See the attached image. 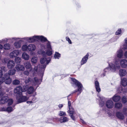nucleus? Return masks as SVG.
<instances>
[{"label":"nucleus","mask_w":127,"mask_h":127,"mask_svg":"<svg viewBox=\"0 0 127 127\" xmlns=\"http://www.w3.org/2000/svg\"><path fill=\"white\" fill-rule=\"evenodd\" d=\"M125 59H114V63H109L110 69L112 71L115 72L117 69H119L120 68V65L123 68H126L127 67V53L126 52L124 54Z\"/></svg>","instance_id":"nucleus-1"},{"label":"nucleus","mask_w":127,"mask_h":127,"mask_svg":"<svg viewBox=\"0 0 127 127\" xmlns=\"http://www.w3.org/2000/svg\"><path fill=\"white\" fill-rule=\"evenodd\" d=\"M41 81L36 77L33 78L32 77H31L26 78L24 81V82L27 85L32 84L33 86H36V89L40 84Z\"/></svg>","instance_id":"nucleus-2"},{"label":"nucleus","mask_w":127,"mask_h":127,"mask_svg":"<svg viewBox=\"0 0 127 127\" xmlns=\"http://www.w3.org/2000/svg\"><path fill=\"white\" fill-rule=\"evenodd\" d=\"M71 79L72 83L77 86V88L76 90L72 92L71 94L77 92V94L78 95H80L82 91L83 86L82 84L74 78H72Z\"/></svg>","instance_id":"nucleus-3"},{"label":"nucleus","mask_w":127,"mask_h":127,"mask_svg":"<svg viewBox=\"0 0 127 127\" xmlns=\"http://www.w3.org/2000/svg\"><path fill=\"white\" fill-rule=\"evenodd\" d=\"M46 66V65L45 64H42L41 65L39 64L37 66L35 65L32 71L33 74H34L37 73L39 71H44Z\"/></svg>","instance_id":"nucleus-4"},{"label":"nucleus","mask_w":127,"mask_h":127,"mask_svg":"<svg viewBox=\"0 0 127 127\" xmlns=\"http://www.w3.org/2000/svg\"><path fill=\"white\" fill-rule=\"evenodd\" d=\"M23 39L26 40L29 43H33L36 40H38V35H35L29 37H24Z\"/></svg>","instance_id":"nucleus-5"},{"label":"nucleus","mask_w":127,"mask_h":127,"mask_svg":"<svg viewBox=\"0 0 127 127\" xmlns=\"http://www.w3.org/2000/svg\"><path fill=\"white\" fill-rule=\"evenodd\" d=\"M3 78L4 79V82L6 84H9L12 81V79L10 78L8 73H6L3 75Z\"/></svg>","instance_id":"nucleus-6"},{"label":"nucleus","mask_w":127,"mask_h":127,"mask_svg":"<svg viewBox=\"0 0 127 127\" xmlns=\"http://www.w3.org/2000/svg\"><path fill=\"white\" fill-rule=\"evenodd\" d=\"M41 49H39L38 51V54L39 55H41L43 57H45L46 55V53L43 50L45 49V47L44 44H42L41 45Z\"/></svg>","instance_id":"nucleus-7"},{"label":"nucleus","mask_w":127,"mask_h":127,"mask_svg":"<svg viewBox=\"0 0 127 127\" xmlns=\"http://www.w3.org/2000/svg\"><path fill=\"white\" fill-rule=\"evenodd\" d=\"M17 97L16 98L18 103L25 102L28 99V98L25 96H24L22 95V94L21 95H20V96Z\"/></svg>","instance_id":"nucleus-8"},{"label":"nucleus","mask_w":127,"mask_h":127,"mask_svg":"<svg viewBox=\"0 0 127 127\" xmlns=\"http://www.w3.org/2000/svg\"><path fill=\"white\" fill-rule=\"evenodd\" d=\"M20 53L19 50H15L12 51L9 54V57L11 58H14L18 55Z\"/></svg>","instance_id":"nucleus-9"},{"label":"nucleus","mask_w":127,"mask_h":127,"mask_svg":"<svg viewBox=\"0 0 127 127\" xmlns=\"http://www.w3.org/2000/svg\"><path fill=\"white\" fill-rule=\"evenodd\" d=\"M22 87L20 86L17 87L14 89V92L15 93L17 94L16 97L22 95Z\"/></svg>","instance_id":"nucleus-10"},{"label":"nucleus","mask_w":127,"mask_h":127,"mask_svg":"<svg viewBox=\"0 0 127 127\" xmlns=\"http://www.w3.org/2000/svg\"><path fill=\"white\" fill-rule=\"evenodd\" d=\"M89 54L87 53V54L82 58L80 62L81 65H82L86 64L87 62L88 59Z\"/></svg>","instance_id":"nucleus-11"},{"label":"nucleus","mask_w":127,"mask_h":127,"mask_svg":"<svg viewBox=\"0 0 127 127\" xmlns=\"http://www.w3.org/2000/svg\"><path fill=\"white\" fill-rule=\"evenodd\" d=\"M116 54L117 57L120 59L123 58L124 54L123 51L121 49H119L117 51Z\"/></svg>","instance_id":"nucleus-12"},{"label":"nucleus","mask_w":127,"mask_h":127,"mask_svg":"<svg viewBox=\"0 0 127 127\" xmlns=\"http://www.w3.org/2000/svg\"><path fill=\"white\" fill-rule=\"evenodd\" d=\"M106 107L108 108H111L114 106L113 102L111 100H108L106 103Z\"/></svg>","instance_id":"nucleus-13"},{"label":"nucleus","mask_w":127,"mask_h":127,"mask_svg":"<svg viewBox=\"0 0 127 127\" xmlns=\"http://www.w3.org/2000/svg\"><path fill=\"white\" fill-rule=\"evenodd\" d=\"M15 65V63L14 61L10 60L7 63V66L8 69L13 68Z\"/></svg>","instance_id":"nucleus-14"},{"label":"nucleus","mask_w":127,"mask_h":127,"mask_svg":"<svg viewBox=\"0 0 127 127\" xmlns=\"http://www.w3.org/2000/svg\"><path fill=\"white\" fill-rule=\"evenodd\" d=\"M23 38H21L18 41L15 42L14 43V47L16 48H20L21 46V43L22 42H23V40L24 39H23Z\"/></svg>","instance_id":"nucleus-15"},{"label":"nucleus","mask_w":127,"mask_h":127,"mask_svg":"<svg viewBox=\"0 0 127 127\" xmlns=\"http://www.w3.org/2000/svg\"><path fill=\"white\" fill-rule=\"evenodd\" d=\"M95 85L96 91L98 92H99L101 91L99 83L96 79H95Z\"/></svg>","instance_id":"nucleus-16"},{"label":"nucleus","mask_w":127,"mask_h":127,"mask_svg":"<svg viewBox=\"0 0 127 127\" xmlns=\"http://www.w3.org/2000/svg\"><path fill=\"white\" fill-rule=\"evenodd\" d=\"M28 51H33L35 50L36 48V46L33 44H31L28 45Z\"/></svg>","instance_id":"nucleus-17"},{"label":"nucleus","mask_w":127,"mask_h":127,"mask_svg":"<svg viewBox=\"0 0 127 127\" xmlns=\"http://www.w3.org/2000/svg\"><path fill=\"white\" fill-rule=\"evenodd\" d=\"M15 67L18 71H23L25 69L24 66L21 64H18Z\"/></svg>","instance_id":"nucleus-18"},{"label":"nucleus","mask_w":127,"mask_h":127,"mask_svg":"<svg viewBox=\"0 0 127 127\" xmlns=\"http://www.w3.org/2000/svg\"><path fill=\"white\" fill-rule=\"evenodd\" d=\"M8 97L7 96H4L2 97L0 100V103L4 104L7 102Z\"/></svg>","instance_id":"nucleus-19"},{"label":"nucleus","mask_w":127,"mask_h":127,"mask_svg":"<svg viewBox=\"0 0 127 127\" xmlns=\"http://www.w3.org/2000/svg\"><path fill=\"white\" fill-rule=\"evenodd\" d=\"M122 49L123 50L126 52L127 53V38H126L124 40V42L123 44L122 47Z\"/></svg>","instance_id":"nucleus-20"},{"label":"nucleus","mask_w":127,"mask_h":127,"mask_svg":"<svg viewBox=\"0 0 127 127\" xmlns=\"http://www.w3.org/2000/svg\"><path fill=\"white\" fill-rule=\"evenodd\" d=\"M22 57L25 60L28 61L29 59L30 56L27 53L24 52L22 54Z\"/></svg>","instance_id":"nucleus-21"},{"label":"nucleus","mask_w":127,"mask_h":127,"mask_svg":"<svg viewBox=\"0 0 127 127\" xmlns=\"http://www.w3.org/2000/svg\"><path fill=\"white\" fill-rule=\"evenodd\" d=\"M40 40L42 42H44L46 41H47L48 40L47 38L44 36L41 35H38V40Z\"/></svg>","instance_id":"nucleus-22"},{"label":"nucleus","mask_w":127,"mask_h":127,"mask_svg":"<svg viewBox=\"0 0 127 127\" xmlns=\"http://www.w3.org/2000/svg\"><path fill=\"white\" fill-rule=\"evenodd\" d=\"M111 63H110L109 62L108 64ZM108 65H109V64ZM109 67H107L104 69L103 70V73L101 75V76L102 77H104V76H105V74L106 73H108L109 72L110 70L111 71H112L110 69V68L109 65Z\"/></svg>","instance_id":"nucleus-23"},{"label":"nucleus","mask_w":127,"mask_h":127,"mask_svg":"<svg viewBox=\"0 0 127 127\" xmlns=\"http://www.w3.org/2000/svg\"><path fill=\"white\" fill-rule=\"evenodd\" d=\"M50 61V59H49L48 60H47L46 58H43L40 60V62L41 64H44L45 62L47 64H48Z\"/></svg>","instance_id":"nucleus-24"},{"label":"nucleus","mask_w":127,"mask_h":127,"mask_svg":"<svg viewBox=\"0 0 127 127\" xmlns=\"http://www.w3.org/2000/svg\"><path fill=\"white\" fill-rule=\"evenodd\" d=\"M24 65L26 68L27 69H29L32 68V65L30 62L26 61L24 63Z\"/></svg>","instance_id":"nucleus-25"},{"label":"nucleus","mask_w":127,"mask_h":127,"mask_svg":"<svg viewBox=\"0 0 127 127\" xmlns=\"http://www.w3.org/2000/svg\"><path fill=\"white\" fill-rule=\"evenodd\" d=\"M119 74L121 77H123L125 76L127 72L124 69H121L120 70Z\"/></svg>","instance_id":"nucleus-26"},{"label":"nucleus","mask_w":127,"mask_h":127,"mask_svg":"<svg viewBox=\"0 0 127 127\" xmlns=\"http://www.w3.org/2000/svg\"><path fill=\"white\" fill-rule=\"evenodd\" d=\"M117 117L121 120H123L124 118V115L121 113L119 112H117L116 114Z\"/></svg>","instance_id":"nucleus-27"},{"label":"nucleus","mask_w":127,"mask_h":127,"mask_svg":"<svg viewBox=\"0 0 127 127\" xmlns=\"http://www.w3.org/2000/svg\"><path fill=\"white\" fill-rule=\"evenodd\" d=\"M121 97L119 95H115L112 98L114 102H118L121 99Z\"/></svg>","instance_id":"nucleus-28"},{"label":"nucleus","mask_w":127,"mask_h":127,"mask_svg":"<svg viewBox=\"0 0 127 127\" xmlns=\"http://www.w3.org/2000/svg\"><path fill=\"white\" fill-rule=\"evenodd\" d=\"M8 41H9L10 43H12L14 42L15 41L17 40L18 39H20L19 38L15 37L9 38H7Z\"/></svg>","instance_id":"nucleus-29"},{"label":"nucleus","mask_w":127,"mask_h":127,"mask_svg":"<svg viewBox=\"0 0 127 127\" xmlns=\"http://www.w3.org/2000/svg\"><path fill=\"white\" fill-rule=\"evenodd\" d=\"M35 91V90L33 87L31 86L29 87L27 90V92L29 94H32Z\"/></svg>","instance_id":"nucleus-30"},{"label":"nucleus","mask_w":127,"mask_h":127,"mask_svg":"<svg viewBox=\"0 0 127 127\" xmlns=\"http://www.w3.org/2000/svg\"><path fill=\"white\" fill-rule=\"evenodd\" d=\"M122 84L124 87L126 86L127 85V79L126 78L121 79Z\"/></svg>","instance_id":"nucleus-31"},{"label":"nucleus","mask_w":127,"mask_h":127,"mask_svg":"<svg viewBox=\"0 0 127 127\" xmlns=\"http://www.w3.org/2000/svg\"><path fill=\"white\" fill-rule=\"evenodd\" d=\"M122 104L119 102H117L115 103L114 106L115 108L118 109H121L122 107Z\"/></svg>","instance_id":"nucleus-32"},{"label":"nucleus","mask_w":127,"mask_h":127,"mask_svg":"<svg viewBox=\"0 0 127 127\" xmlns=\"http://www.w3.org/2000/svg\"><path fill=\"white\" fill-rule=\"evenodd\" d=\"M68 120V119L65 117H61L60 120V121L61 123L65 122H67Z\"/></svg>","instance_id":"nucleus-33"},{"label":"nucleus","mask_w":127,"mask_h":127,"mask_svg":"<svg viewBox=\"0 0 127 127\" xmlns=\"http://www.w3.org/2000/svg\"><path fill=\"white\" fill-rule=\"evenodd\" d=\"M16 72V70L15 69H11L8 71V75H12L15 74Z\"/></svg>","instance_id":"nucleus-34"},{"label":"nucleus","mask_w":127,"mask_h":127,"mask_svg":"<svg viewBox=\"0 0 127 127\" xmlns=\"http://www.w3.org/2000/svg\"><path fill=\"white\" fill-rule=\"evenodd\" d=\"M3 48L5 50H8L10 48V45L9 43H6L3 45Z\"/></svg>","instance_id":"nucleus-35"},{"label":"nucleus","mask_w":127,"mask_h":127,"mask_svg":"<svg viewBox=\"0 0 127 127\" xmlns=\"http://www.w3.org/2000/svg\"><path fill=\"white\" fill-rule=\"evenodd\" d=\"M22 49L24 51H27V50H28V45L26 44L23 45L22 47Z\"/></svg>","instance_id":"nucleus-36"},{"label":"nucleus","mask_w":127,"mask_h":127,"mask_svg":"<svg viewBox=\"0 0 127 127\" xmlns=\"http://www.w3.org/2000/svg\"><path fill=\"white\" fill-rule=\"evenodd\" d=\"M69 110L67 112L69 114H74V110L73 108L71 107L69 108Z\"/></svg>","instance_id":"nucleus-37"},{"label":"nucleus","mask_w":127,"mask_h":127,"mask_svg":"<svg viewBox=\"0 0 127 127\" xmlns=\"http://www.w3.org/2000/svg\"><path fill=\"white\" fill-rule=\"evenodd\" d=\"M29 87L27 85H24L23 86V88H22V92H25L28 90Z\"/></svg>","instance_id":"nucleus-38"},{"label":"nucleus","mask_w":127,"mask_h":127,"mask_svg":"<svg viewBox=\"0 0 127 127\" xmlns=\"http://www.w3.org/2000/svg\"><path fill=\"white\" fill-rule=\"evenodd\" d=\"M47 49H52V47L51 46V43L49 41H47L46 44Z\"/></svg>","instance_id":"nucleus-39"},{"label":"nucleus","mask_w":127,"mask_h":127,"mask_svg":"<svg viewBox=\"0 0 127 127\" xmlns=\"http://www.w3.org/2000/svg\"><path fill=\"white\" fill-rule=\"evenodd\" d=\"M61 57V54L59 53L56 52L54 55L55 59H59Z\"/></svg>","instance_id":"nucleus-40"},{"label":"nucleus","mask_w":127,"mask_h":127,"mask_svg":"<svg viewBox=\"0 0 127 127\" xmlns=\"http://www.w3.org/2000/svg\"><path fill=\"white\" fill-rule=\"evenodd\" d=\"M52 54V49H47V51L46 52V55L49 56H50Z\"/></svg>","instance_id":"nucleus-41"},{"label":"nucleus","mask_w":127,"mask_h":127,"mask_svg":"<svg viewBox=\"0 0 127 127\" xmlns=\"http://www.w3.org/2000/svg\"><path fill=\"white\" fill-rule=\"evenodd\" d=\"M37 58L35 57H33L31 59V62L32 63H36L37 62Z\"/></svg>","instance_id":"nucleus-42"},{"label":"nucleus","mask_w":127,"mask_h":127,"mask_svg":"<svg viewBox=\"0 0 127 127\" xmlns=\"http://www.w3.org/2000/svg\"><path fill=\"white\" fill-rule=\"evenodd\" d=\"M13 102V101L12 99L11 98L9 99L8 98L7 100V102L8 105H10L12 104Z\"/></svg>","instance_id":"nucleus-43"},{"label":"nucleus","mask_w":127,"mask_h":127,"mask_svg":"<svg viewBox=\"0 0 127 127\" xmlns=\"http://www.w3.org/2000/svg\"><path fill=\"white\" fill-rule=\"evenodd\" d=\"M8 42V39L7 38H5L0 40V43L4 44L5 42Z\"/></svg>","instance_id":"nucleus-44"},{"label":"nucleus","mask_w":127,"mask_h":127,"mask_svg":"<svg viewBox=\"0 0 127 127\" xmlns=\"http://www.w3.org/2000/svg\"><path fill=\"white\" fill-rule=\"evenodd\" d=\"M15 61L17 63H20L21 61V59L20 58L17 57L15 58Z\"/></svg>","instance_id":"nucleus-45"},{"label":"nucleus","mask_w":127,"mask_h":127,"mask_svg":"<svg viewBox=\"0 0 127 127\" xmlns=\"http://www.w3.org/2000/svg\"><path fill=\"white\" fill-rule=\"evenodd\" d=\"M20 83V81L17 79L14 80L12 82L13 84L14 85H18Z\"/></svg>","instance_id":"nucleus-46"},{"label":"nucleus","mask_w":127,"mask_h":127,"mask_svg":"<svg viewBox=\"0 0 127 127\" xmlns=\"http://www.w3.org/2000/svg\"><path fill=\"white\" fill-rule=\"evenodd\" d=\"M14 106L13 108H12L11 106H9L7 108V112L8 113L10 112L13 111L14 109H13L14 108Z\"/></svg>","instance_id":"nucleus-47"},{"label":"nucleus","mask_w":127,"mask_h":127,"mask_svg":"<svg viewBox=\"0 0 127 127\" xmlns=\"http://www.w3.org/2000/svg\"><path fill=\"white\" fill-rule=\"evenodd\" d=\"M119 38L118 36H116L115 37H113L110 40V41L111 42H113L116 41Z\"/></svg>","instance_id":"nucleus-48"},{"label":"nucleus","mask_w":127,"mask_h":127,"mask_svg":"<svg viewBox=\"0 0 127 127\" xmlns=\"http://www.w3.org/2000/svg\"><path fill=\"white\" fill-rule=\"evenodd\" d=\"M59 115L60 116H65L66 115V114L64 112L60 111L59 112Z\"/></svg>","instance_id":"nucleus-49"},{"label":"nucleus","mask_w":127,"mask_h":127,"mask_svg":"<svg viewBox=\"0 0 127 127\" xmlns=\"http://www.w3.org/2000/svg\"><path fill=\"white\" fill-rule=\"evenodd\" d=\"M9 60L7 58H4L2 60V62L3 63L7 64V62Z\"/></svg>","instance_id":"nucleus-50"},{"label":"nucleus","mask_w":127,"mask_h":127,"mask_svg":"<svg viewBox=\"0 0 127 127\" xmlns=\"http://www.w3.org/2000/svg\"><path fill=\"white\" fill-rule=\"evenodd\" d=\"M122 32L121 29H119L116 32V35H119Z\"/></svg>","instance_id":"nucleus-51"},{"label":"nucleus","mask_w":127,"mask_h":127,"mask_svg":"<svg viewBox=\"0 0 127 127\" xmlns=\"http://www.w3.org/2000/svg\"><path fill=\"white\" fill-rule=\"evenodd\" d=\"M66 41H68V43L69 44H71L72 43L71 40H70L69 37L68 36H67L66 37Z\"/></svg>","instance_id":"nucleus-52"},{"label":"nucleus","mask_w":127,"mask_h":127,"mask_svg":"<svg viewBox=\"0 0 127 127\" xmlns=\"http://www.w3.org/2000/svg\"><path fill=\"white\" fill-rule=\"evenodd\" d=\"M122 101L123 103H125L127 102L126 97L123 96L122 98Z\"/></svg>","instance_id":"nucleus-53"},{"label":"nucleus","mask_w":127,"mask_h":127,"mask_svg":"<svg viewBox=\"0 0 127 127\" xmlns=\"http://www.w3.org/2000/svg\"><path fill=\"white\" fill-rule=\"evenodd\" d=\"M104 102L103 101H100V103L99 104V106L101 107H102L104 105Z\"/></svg>","instance_id":"nucleus-54"},{"label":"nucleus","mask_w":127,"mask_h":127,"mask_svg":"<svg viewBox=\"0 0 127 127\" xmlns=\"http://www.w3.org/2000/svg\"><path fill=\"white\" fill-rule=\"evenodd\" d=\"M29 72L28 70H26L24 72V74L27 76L29 74Z\"/></svg>","instance_id":"nucleus-55"},{"label":"nucleus","mask_w":127,"mask_h":127,"mask_svg":"<svg viewBox=\"0 0 127 127\" xmlns=\"http://www.w3.org/2000/svg\"><path fill=\"white\" fill-rule=\"evenodd\" d=\"M1 69L4 72H6L7 70V68L5 67H2L1 68Z\"/></svg>","instance_id":"nucleus-56"},{"label":"nucleus","mask_w":127,"mask_h":127,"mask_svg":"<svg viewBox=\"0 0 127 127\" xmlns=\"http://www.w3.org/2000/svg\"><path fill=\"white\" fill-rule=\"evenodd\" d=\"M1 111H7V108L3 107L1 108Z\"/></svg>","instance_id":"nucleus-57"},{"label":"nucleus","mask_w":127,"mask_h":127,"mask_svg":"<svg viewBox=\"0 0 127 127\" xmlns=\"http://www.w3.org/2000/svg\"><path fill=\"white\" fill-rule=\"evenodd\" d=\"M73 114H69L71 118L73 120H75V117L73 115Z\"/></svg>","instance_id":"nucleus-58"},{"label":"nucleus","mask_w":127,"mask_h":127,"mask_svg":"<svg viewBox=\"0 0 127 127\" xmlns=\"http://www.w3.org/2000/svg\"><path fill=\"white\" fill-rule=\"evenodd\" d=\"M68 105L69 108L71 107V102L69 100H68Z\"/></svg>","instance_id":"nucleus-59"},{"label":"nucleus","mask_w":127,"mask_h":127,"mask_svg":"<svg viewBox=\"0 0 127 127\" xmlns=\"http://www.w3.org/2000/svg\"><path fill=\"white\" fill-rule=\"evenodd\" d=\"M98 96H99V97L100 98V99L101 101H102V100H104V97L102 96H99L98 95Z\"/></svg>","instance_id":"nucleus-60"},{"label":"nucleus","mask_w":127,"mask_h":127,"mask_svg":"<svg viewBox=\"0 0 127 127\" xmlns=\"http://www.w3.org/2000/svg\"><path fill=\"white\" fill-rule=\"evenodd\" d=\"M3 75L2 71L1 70H0V78L2 77Z\"/></svg>","instance_id":"nucleus-61"},{"label":"nucleus","mask_w":127,"mask_h":127,"mask_svg":"<svg viewBox=\"0 0 127 127\" xmlns=\"http://www.w3.org/2000/svg\"><path fill=\"white\" fill-rule=\"evenodd\" d=\"M63 105L62 104H60L58 105V107L60 109H61L63 106Z\"/></svg>","instance_id":"nucleus-62"},{"label":"nucleus","mask_w":127,"mask_h":127,"mask_svg":"<svg viewBox=\"0 0 127 127\" xmlns=\"http://www.w3.org/2000/svg\"><path fill=\"white\" fill-rule=\"evenodd\" d=\"M127 111V108H124L123 109L124 113V114L125 113V112H126Z\"/></svg>","instance_id":"nucleus-63"},{"label":"nucleus","mask_w":127,"mask_h":127,"mask_svg":"<svg viewBox=\"0 0 127 127\" xmlns=\"http://www.w3.org/2000/svg\"><path fill=\"white\" fill-rule=\"evenodd\" d=\"M81 122L83 124H84L85 123V122L84 121L82 120L81 119Z\"/></svg>","instance_id":"nucleus-64"}]
</instances>
